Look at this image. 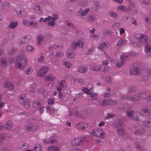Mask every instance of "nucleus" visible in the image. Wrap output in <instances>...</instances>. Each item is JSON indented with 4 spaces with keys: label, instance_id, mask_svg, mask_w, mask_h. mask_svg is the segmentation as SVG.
<instances>
[{
    "label": "nucleus",
    "instance_id": "nucleus-47",
    "mask_svg": "<svg viewBox=\"0 0 151 151\" xmlns=\"http://www.w3.org/2000/svg\"><path fill=\"white\" fill-rule=\"evenodd\" d=\"M91 38H93L95 39H98L99 38L98 36L96 34H93L91 35Z\"/></svg>",
    "mask_w": 151,
    "mask_h": 151
},
{
    "label": "nucleus",
    "instance_id": "nucleus-14",
    "mask_svg": "<svg viewBox=\"0 0 151 151\" xmlns=\"http://www.w3.org/2000/svg\"><path fill=\"white\" fill-rule=\"evenodd\" d=\"M100 104L102 105L106 106L108 104H116V102L112 100L107 101L105 100H104L101 103L100 102Z\"/></svg>",
    "mask_w": 151,
    "mask_h": 151
},
{
    "label": "nucleus",
    "instance_id": "nucleus-11",
    "mask_svg": "<svg viewBox=\"0 0 151 151\" xmlns=\"http://www.w3.org/2000/svg\"><path fill=\"white\" fill-rule=\"evenodd\" d=\"M25 129L27 131H34L37 130L38 129V127L36 124H34L32 126L31 125H28L25 126Z\"/></svg>",
    "mask_w": 151,
    "mask_h": 151
},
{
    "label": "nucleus",
    "instance_id": "nucleus-45",
    "mask_svg": "<svg viewBox=\"0 0 151 151\" xmlns=\"http://www.w3.org/2000/svg\"><path fill=\"white\" fill-rule=\"evenodd\" d=\"M47 111L49 113H51L54 112V109L53 108H51L48 107L47 108Z\"/></svg>",
    "mask_w": 151,
    "mask_h": 151
},
{
    "label": "nucleus",
    "instance_id": "nucleus-16",
    "mask_svg": "<svg viewBox=\"0 0 151 151\" xmlns=\"http://www.w3.org/2000/svg\"><path fill=\"white\" fill-rule=\"evenodd\" d=\"M109 45L108 42H103L101 43L100 45L98 46V49L100 50H102L104 48L107 47H109Z\"/></svg>",
    "mask_w": 151,
    "mask_h": 151
},
{
    "label": "nucleus",
    "instance_id": "nucleus-54",
    "mask_svg": "<svg viewBox=\"0 0 151 151\" xmlns=\"http://www.w3.org/2000/svg\"><path fill=\"white\" fill-rule=\"evenodd\" d=\"M44 57L43 55H41L38 59V61L40 62H42L44 61Z\"/></svg>",
    "mask_w": 151,
    "mask_h": 151
},
{
    "label": "nucleus",
    "instance_id": "nucleus-51",
    "mask_svg": "<svg viewBox=\"0 0 151 151\" xmlns=\"http://www.w3.org/2000/svg\"><path fill=\"white\" fill-rule=\"evenodd\" d=\"M54 99L52 98H50L48 100V103L49 104H52L54 103Z\"/></svg>",
    "mask_w": 151,
    "mask_h": 151
},
{
    "label": "nucleus",
    "instance_id": "nucleus-52",
    "mask_svg": "<svg viewBox=\"0 0 151 151\" xmlns=\"http://www.w3.org/2000/svg\"><path fill=\"white\" fill-rule=\"evenodd\" d=\"M133 112L132 111H128L127 112V115L129 117H131L133 114Z\"/></svg>",
    "mask_w": 151,
    "mask_h": 151
},
{
    "label": "nucleus",
    "instance_id": "nucleus-60",
    "mask_svg": "<svg viewBox=\"0 0 151 151\" xmlns=\"http://www.w3.org/2000/svg\"><path fill=\"white\" fill-rule=\"evenodd\" d=\"M70 151H82V150L78 148H72Z\"/></svg>",
    "mask_w": 151,
    "mask_h": 151
},
{
    "label": "nucleus",
    "instance_id": "nucleus-63",
    "mask_svg": "<svg viewBox=\"0 0 151 151\" xmlns=\"http://www.w3.org/2000/svg\"><path fill=\"white\" fill-rule=\"evenodd\" d=\"M57 47V45H55L53 46H52L50 47L49 49L50 50H52L53 49H55Z\"/></svg>",
    "mask_w": 151,
    "mask_h": 151
},
{
    "label": "nucleus",
    "instance_id": "nucleus-48",
    "mask_svg": "<svg viewBox=\"0 0 151 151\" xmlns=\"http://www.w3.org/2000/svg\"><path fill=\"white\" fill-rule=\"evenodd\" d=\"M95 19V17L93 15H90L89 16L88 20L89 21H93Z\"/></svg>",
    "mask_w": 151,
    "mask_h": 151
},
{
    "label": "nucleus",
    "instance_id": "nucleus-40",
    "mask_svg": "<svg viewBox=\"0 0 151 151\" xmlns=\"http://www.w3.org/2000/svg\"><path fill=\"white\" fill-rule=\"evenodd\" d=\"M109 14L110 16L113 18L116 17L117 16L116 13L112 12H109Z\"/></svg>",
    "mask_w": 151,
    "mask_h": 151
},
{
    "label": "nucleus",
    "instance_id": "nucleus-24",
    "mask_svg": "<svg viewBox=\"0 0 151 151\" xmlns=\"http://www.w3.org/2000/svg\"><path fill=\"white\" fill-rule=\"evenodd\" d=\"M30 100L29 99H27L23 101V104L25 108H28L30 106Z\"/></svg>",
    "mask_w": 151,
    "mask_h": 151
},
{
    "label": "nucleus",
    "instance_id": "nucleus-64",
    "mask_svg": "<svg viewBox=\"0 0 151 151\" xmlns=\"http://www.w3.org/2000/svg\"><path fill=\"white\" fill-rule=\"evenodd\" d=\"M145 20L148 23H151V19L147 17L145 18Z\"/></svg>",
    "mask_w": 151,
    "mask_h": 151
},
{
    "label": "nucleus",
    "instance_id": "nucleus-61",
    "mask_svg": "<svg viewBox=\"0 0 151 151\" xmlns=\"http://www.w3.org/2000/svg\"><path fill=\"white\" fill-rule=\"evenodd\" d=\"M94 49V47H92L91 48H90V49H89L88 52V54H89L90 53H91L93 51V50Z\"/></svg>",
    "mask_w": 151,
    "mask_h": 151
},
{
    "label": "nucleus",
    "instance_id": "nucleus-42",
    "mask_svg": "<svg viewBox=\"0 0 151 151\" xmlns=\"http://www.w3.org/2000/svg\"><path fill=\"white\" fill-rule=\"evenodd\" d=\"M91 69L93 70L97 71L100 69V68L97 66H92L91 67Z\"/></svg>",
    "mask_w": 151,
    "mask_h": 151
},
{
    "label": "nucleus",
    "instance_id": "nucleus-46",
    "mask_svg": "<svg viewBox=\"0 0 151 151\" xmlns=\"http://www.w3.org/2000/svg\"><path fill=\"white\" fill-rule=\"evenodd\" d=\"M55 55L56 57H60L63 55V53L62 52H58L55 54Z\"/></svg>",
    "mask_w": 151,
    "mask_h": 151
},
{
    "label": "nucleus",
    "instance_id": "nucleus-23",
    "mask_svg": "<svg viewBox=\"0 0 151 151\" xmlns=\"http://www.w3.org/2000/svg\"><path fill=\"white\" fill-rule=\"evenodd\" d=\"M45 144H50L55 143L57 142V140L55 139H45L43 140Z\"/></svg>",
    "mask_w": 151,
    "mask_h": 151
},
{
    "label": "nucleus",
    "instance_id": "nucleus-55",
    "mask_svg": "<svg viewBox=\"0 0 151 151\" xmlns=\"http://www.w3.org/2000/svg\"><path fill=\"white\" fill-rule=\"evenodd\" d=\"M114 115L111 114H108L106 117V119H109L112 118L114 116Z\"/></svg>",
    "mask_w": 151,
    "mask_h": 151
},
{
    "label": "nucleus",
    "instance_id": "nucleus-17",
    "mask_svg": "<svg viewBox=\"0 0 151 151\" xmlns=\"http://www.w3.org/2000/svg\"><path fill=\"white\" fill-rule=\"evenodd\" d=\"M117 127L118 128L117 132L119 135H122L125 133V131L123 129L121 124H119Z\"/></svg>",
    "mask_w": 151,
    "mask_h": 151
},
{
    "label": "nucleus",
    "instance_id": "nucleus-27",
    "mask_svg": "<svg viewBox=\"0 0 151 151\" xmlns=\"http://www.w3.org/2000/svg\"><path fill=\"white\" fill-rule=\"evenodd\" d=\"M87 68L86 67L81 66L79 67L78 71L82 73H85L87 72Z\"/></svg>",
    "mask_w": 151,
    "mask_h": 151
},
{
    "label": "nucleus",
    "instance_id": "nucleus-36",
    "mask_svg": "<svg viewBox=\"0 0 151 151\" xmlns=\"http://www.w3.org/2000/svg\"><path fill=\"white\" fill-rule=\"evenodd\" d=\"M17 25V22H12L10 25L9 27L10 28L14 29Z\"/></svg>",
    "mask_w": 151,
    "mask_h": 151
},
{
    "label": "nucleus",
    "instance_id": "nucleus-20",
    "mask_svg": "<svg viewBox=\"0 0 151 151\" xmlns=\"http://www.w3.org/2000/svg\"><path fill=\"white\" fill-rule=\"evenodd\" d=\"M89 9H86L85 10L80 9L77 12V14L79 15L80 14L82 16H85L89 11Z\"/></svg>",
    "mask_w": 151,
    "mask_h": 151
},
{
    "label": "nucleus",
    "instance_id": "nucleus-39",
    "mask_svg": "<svg viewBox=\"0 0 151 151\" xmlns=\"http://www.w3.org/2000/svg\"><path fill=\"white\" fill-rule=\"evenodd\" d=\"M34 106L37 108H39L40 107V105L39 101H36L35 102L34 104Z\"/></svg>",
    "mask_w": 151,
    "mask_h": 151
},
{
    "label": "nucleus",
    "instance_id": "nucleus-2",
    "mask_svg": "<svg viewBox=\"0 0 151 151\" xmlns=\"http://www.w3.org/2000/svg\"><path fill=\"white\" fill-rule=\"evenodd\" d=\"M27 62L28 59L26 55L23 53H21L17 56L15 65L17 68L23 70L25 67Z\"/></svg>",
    "mask_w": 151,
    "mask_h": 151
},
{
    "label": "nucleus",
    "instance_id": "nucleus-34",
    "mask_svg": "<svg viewBox=\"0 0 151 151\" xmlns=\"http://www.w3.org/2000/svg\"><path fill=\"white\" fill-rule=\"evenodd\" d=\"M120 26L119 23L115 22L112 25V28L113 30H115L118 28Z\"/></svg>",
    "mask_w": 151,
    "mask_h": 151
},
{
    "label": "nucleus",
    "instance_id": "nucleus-1",
    "mask_svg": "<svg viewBox=\"0 0 151 151\" xmlns=\"http://www.w3.org/2000/svg\"><path fill=\"white\" fill-rule=\"evenodd\" d=\"M136 42H134L132 40H130V43L131 45L133 46L138 45V43L142 44L145 43V50L146 52H150L151 50V46L149 44L148 40L147 37L143 35H141L139 38L135 39Z\"/></svg>",
    "mask_w": 151,
    "mask_h": 151
},
{
    "label": "nucleus",
    "instance_id": "nucleus-12",
    "mask_svg": "<svg viewBox=\"0 0 151 151\" xmlns=\"http://www.w3.org/2000/svg\"><path fill=\"white\" fill-rule=\"evenodd\" d=\"M46 81H55L56 79V76L50 73L46 76L45 77Z\"/></svg>",
    "mask_w": 151,
    "mask_h": 151
},
{
    "label": "nucleus",
    "instance_id": "nucleus-32",
    "mask_svg": "<svg viewBox=\"0 0 151 151\" xmlns=\"http://www.w3.org/2000/svg\"><path fill=\"white\" fill-rule=\"evenodd\" d=\"M34 151H42V147L39 144L36 145L34 147Z\"/></svg>",
    "mask_w": 151,
    "mask_h": 151
},
{
    "label": "nucleus",
    "instance_id": "nucleus-35",
    "mask_svg": "<svg viewBox=\"0 0 151 151\" xmlns=\"http://www.w3.org/2000/svg\"><path fill=\"white\" fill-rule=\"evenodd\" d=\"M29 25H31L34 28H37V27L38 24L37 22L32 21L29 22Z\"/></svg>",
    "mask_w": 151,
    "mask_h": 151
},
{
    "label": "nucleus",
    "instance_id": "nucleus-43",
    "mask_svg": "<svg viewBox=\"0 0 151 151\" xmlns=\"http://www.w3.org/2000/svg\"><path fill=\"white\" fill-rule=\"evenodd\" d=\"M17 50V49L16 48H13L12 49L11 51L9 52V54L10 55H12L16 52Z\"/></svg>",
    "mask_w": 151,
    "mask_h": 151
},
{
    "label": "nucleus",
    "instance_id": "nucleus-26",
    "mask_svg": "<svg viewBox=\"0 0 151 151\" xmlns=\"http://www.w3.org/2000/svg\"><path fill=\"white\" fill-rule=\"evenodd\" d=\"M138 71V69L137 68H132L130 69V73L132 75H137Z\"/></svg>",
    "mask_w": 151,
    "mask_h": 151
},
{
    "label": "nucleus",
    "instance_id": "nucleus-44",
    "mask_svg": "<svg viewBox=\"0 0 151 151\" xmlns=\"http://www.w3.org/2000/svg\"><path fill=\"white\" fill-rule=\"evenodd\" d=\"M22 23L25 26H29V22H28L26 19H24L22 20Z\"/></svg>",
    "mask_w": 151,
    "mask_h": 151
},
{
    "label": "nucleus",
    "instance_id": "nucleus-41",
    "mask_svg": "<svg viewBox=\"0 0 151 151\" xmlns=\"http://www.w3.org/2000/svg\"><path fill=\"white\" fill-rule=\"evenodd\" d=\"M58 19V16L57 15L54 14L51 16V20L53 21H55Z\"/></svg>",
    "mask_w": 151,
    "mask_h": 151
},
{
    "label": "nucleus",
    "instance_id": "nucleus-21",
    "mask_svg": "<svg viewBox=\"0 0 151 151\" xmlns=\"http://www.w3.org/2000/svg\"><path fill=\"white\" fill-rule=\"evenodd\" d=\"M4 86L9 90L13 89L14 86L13 84L8 82H6L4 84Z\"/></svg>",
    "mask_w": 151,
    "mask_h": 151
},
{
    "label": "nucleus",
    "instance_id": "nucleus-10",
    "mask_svg": "<svg viewBox=\"0 0 151 151\" xmlns=\"http://www.w3.org/2000/svg\"><path fill=\"white\" fill-rule=\"evenodd\" d=\"M84 45V43L79 40H78L73 42L71 45V46L73 49H75L76 46H79L82 47Z\"/></svg>",
    "mask_w": 151,
    "mask_h": 151
},
{
    "label": "nucleus",
    "instance_id": "nucleus-50",
    "mask_svg": "<svg viewBox=\"0 0 151 151\" xmlns=\"http://www.w3.org/2000/svg\"><path fill=\"white\" fill-rule=\"evenodd\" d=\"M0 62L1 65H4L7 63L6 61L4 59L0 60Z\"/></svg>",
    "mask_w": 151,
    "mask_h": 151
},
{
    "label": "nucleus",
    "instance_id": "nucleus-7",
    "mask_svg": "<svg viewBox=\"0 0 151 151\" xmlns=\"http://www.w3.org/2000/svg\"><path fill=\"white\" fill-rule=\"evenodd\" d=\"M29 8L30 9L35 10L36 12L39 14L42 12L41 8L40 6L34 3H31L29 4Z\"/></svg>",
    "mask_w": 151,
    "mask_h": 151
},
{
    "label": "nucleus",
    "instance_id": "nucleus-49",
    "mask_svg": "<svg viewBox=\"0 0 151 151\" xmlns=\"http://www.w3.org/2000/svg\"><path fill=\"white\" fill-rule=\"evenodd\" d=\"M119 34L120 35H122L125 32L124 29L122 28H119Z\"/></svg>",
    "mask_w": 151,
    "mask_h": 151
},
{
    "label": "nucleus",
    "instance_id": "nucleus-62",
    "mask_svg": "<svg viewBox=\"0 0 151 151\" xmlns=\"http://www.w3.org/2000/svg\"><path fill=\"white\" fill-rule=\"evenodd\" d=\"M51 20V16H49L45 18V22Z\"/></svg>",
    "mask_w": 151,
    "mask_h": 151
},
{
    "label": "nucleus",
    "instance_id": "nucleus-6",
    "mask_svg": "<svg viewBox=\"0 0 151 151\" xmlns=\"http://www.w3.org/2000/svg\"><path fill=\"white\" fill-rule=\"evenodd\" d=\"M49 70V68L47 67H43L39 70L37 73V75L40 77H43L45 74Z\"/></svg>",
    "mask_w": 151,
    "mask_h": 151
},
{
    "label": "nucleus",
    "instance_id": "nucleus-59",
    "mask_svg": "<svg viewBox=\"0 0 151 151\" xmlns=\"http://www.w3.org/2000/svg\"><path fill=\"white\" fill-rule=\"evenodd\" d=\"M14 62V58H10L9 60V64H11Z\"/></svg>",
    "mask_w": 151,
    "mask_h": 151
},
{
    "label": "nucleus",
    "instance_id": "nucleus-29",
    "mask_svg": "<svg viewBox=\"0 0 151 151\" xmlns=\"http://www.w3.org/2000/svg\"><path fill=\"white\" fill-rule=\"evenodd\" d=\"M126 43V41L124 39H121L119 41L117 44V45L118 46H120L124 45Z\"/></svg>",
    "mask_w": 151,
    "mask_h": 151
},
{
    "label": "nucleus",
    "instance_id": "nucleus-53",
    "mask_svg": "<svg viewBox=\"0 0 151 151\" xmlns=\"http://www.w3.org/2000/svg\"><path fill=\"white\" fill-rule=\"evenodd\" d=\"M48 25L49 26H53L55 24V22L53 21H50L48 23Z\"/></svg>",
    "mask_w": 151,
    "mask_h": 151
},
{
    "label": "nucleus",
    "instance_id": "nucleus-37",
    "mask_svg": "<svg viewBox=\"0 0 151 151\" xmlns=\"http://www.w3.org/2000/svg\"><path fill=\"white\" fill-rule=\"evenodd\" d=\"M31 39V37L29 35H27L26 36L24 37V41L23 42L21 41L19 43L20 44H25L27 42L26 39L27 40H29Z\"/></svg>",
    "mask_w": 151,
    "mask_h": 151
},
{
    "label": "nucleus",
    "instance_id": "nucleus-19",
    "mask_svg": "<svg viewBox=\"0 0 151 151\" xmlns=\"http://www.w3.org/2000/svg\"><path fill=\"white\" fill-rule=\"evenodd\" d=\"M37 44L39 45H42V42L43 40V36L41 35H38L37 37Z\"/></svg>",
    "mask_w": 151,
    "mask_h": 151
},
{
    "label": "nucleus",
    "instance_id": "nucleus-13",
    "mask_svg": "<svg viewBox=\"0 0 151 151\" xmlns=\"http://www.w3.org/2000/svg\"><path fill=\"white\" fill-rule=\"evenodd\" d=\"M127 56L125 54H123L121 55L120 58L122 60L121 62H118L116 64V66L117 67H119L122 65L124 63V61L127 58Z\"/></svg>",
    "mask_w": 151,
    "mask_h": 151
},
{
    "label": "nucleus",
    "instance_id": "nucleus-9",
    "mask_svg": "<svg viewBox=\"0 0 151 151\" xmlns=\"http://www.w3.org/2000/svg\"><path fill=\"white\" fill-rule=\"evenodd\" d=\"M87 123L85 122H81L77 124L76 125V128L79 130L84 129L88 127Z\"/></svg>",
    "mask_w": 151,
    "mask_h": 151
},
{
    "label": "nucleus",
    "instance_id": "nucleus-15",
    "mask_svg": "<svg viewBox=\"0 0 151 151\" xmlns=\"http://www.w3.org/2000/svg\"><path fill=\"white\" fill-rule=\"evenodd\" d=\"M16 11L18 15L22 17H25L26 13L24 10H21L20 7H18L16 9Z\"/></svg>",
    "mask_w": 151,
    "mask_h": 151
},
{
    "label": "nucleus",
    "instance_id": "nucleus-28",
    "mask_svg": "<svg viewBox=\"0 0 151 151\" xmlns=\"http://www.w3.org/2000/svg\"><path fill=\"white\" fill-rule=\"evenodd\" d=\"M117 10L119 11L123 12H126L127 9L125 6L123 5H121L117 7Z\"/></svg>",
    "mask_w": 151,
    "mask_h": 151
},
{
    "label": "nucleus",
    "instance_id": "nucleus-4",
    "mask_svg": "<svg viewBox=\"0 0 151 151\" xmlns=\"http://www.w3.org/2000/svg\"><path fill=\"white\" fill-rule=\"evenodd\" d=\"M91 134L94 136L101 138H104L106 136L103 131L100 128H97L93 130Z\"/></svg>",
    "mask_w": 151,
    "mask_h": 151
},
{
    "label": "nucleus",
    "instance_id": "nucleus-3",
    "mask_svg": "<svg viewBox=\"0 0 151 151\" xmlns=\"http://www.w3.org/2000/svg\"><path fill=\"white\" fill-rule=\"evenodd\" d=\"M86 137L84 136L82 137H74L70 142L72 146H77L80 145L82 142L85 141Z\"/></svg>",
    "mask_w": 151,
    "mask_h": 151
},
{
    "label": "nucleus",
    "instance_id": "nucleus-38",
    "mask_svg": "<svg viewBox=\"0 0 151 151\" xmlns=\"http://www.w3.org/2000/svg\"><path fill=\"white\" fill-rule=\"evenodd\" d=\"M37 86V85L35 83L32 84L30 86V87L29 91L32 92H33L34 91V89L35 88V87Z\"/></svg>",
    "mask_w": 151,
    "mask_h": 151
},
{
    "label": "nucleus",
    "instance_id": "nucleus-56",
    "mask_svg": "<svg viewBox=\"0 0 151 151\" xmlns=\"http://www.w3.org/2000/svg\"><path fill=\"white\" fill-rule=\"evenodd\" d=\"M141 113L142 115L146 116L148 114V111L146 110H144V112H141Z\"/></svg>",
    "mask_w": 151,
    "mask_h": 151
},
{
    "label": "nucleus",
    "instance_id": "nucleus-30",
    "mask_svg": "<svg viewBox=\"0 0 151 151\" xmlns=\"http://www.w3.org/2000/svg\"><path fill=\"white\" fill-rule=\"evenodd\" d=\"M33 69L32 67L29 66L26 69L25 72L26 74L27 75L31 74L32 72Z\"/></svg>",
    "mask_w": 151,
    "mask_h": 151
},
{
    "label": "nucleus",
    "instance_id": "nucleus-5",
    "mask_svg": "<svg viewBox=\"0 0 151 151\" xmlns=\"http://www.w3.org/2000/svg\"><path fill=\"white\" fill-rule=\"evenodd\" d=\"M93 88H90V91L87 88H83V91L87 94H90L91 99L92 100H96L98 99L97 94L96 93H93Z\"/></svg>",
    "mask_w": 151,
    "mask_h": 151
},
{
    "label": "nucleus",
    "instance_id": "nucleus-57",
    "mask_svg": "<svg viewBox=\"0 0 151 151\" xmlns=\"http://www.w3.org/2000/svg\"><path fill=\"white\" fill-rule=\"evenodd\" d=\"M26 95L25 94H23L20 96L19 99V100H22L26 97Z\"/></svg>",
    "mask_w": 151,
    "mask_h": 151
},
{
    "label": "nucleus",
    "instance_id": "nucleus-25",
    "mask_svg": "<svg viewBox=\"0 0 151 151\" xmlns=\"http://www.w3.org/2000/svg\"><path fill=\"white\" fill-rule=\"evenodd\" d=\"M5 127L8 129H10L13 126V124L11 121L7 122L5 125Z\"/></svg>",
    "mask_w": 151,
    "mask_h": 151
},
{
    "label": "nucleus",
    "instance_id": "nucleus-58",
    "mask_svg": "<svg viewBox=\"0 0 151 151\" xmlns=\"http://www.w3.org/2000/svg\"><path fill=\"white\" fill-rule=\"evenodd\" d=\"M83 80L82 79H76L74 80L75 82H77L78 83H82L83 82Z\"/></svg>",
    "mask_w": 151,
    "mask_h": 151
},
{
    "label": "nucleus",
    "instance_id": "nucleus-8",
    "mask_svg": "<svg viewBox=\"0 0 151 151\" xmlns=\"http://www.w3.org/2000/svg\"><path fill=\"white\" fill-rule=\"evenodd\" d=\"M66 86L67 85L65 81L62 80L60 81H58L56 87L57 91L58 92H60L61 91L62 87L63 88L65 89Z\"/></svg>",
    "mask_w": 151,
    "mask_h": 151
},
{
    "label": "nucleus",
    "instance_id": "nucleus-22",
    "mask_svg": "<svg viewBox=\"0 0 151 151\" xmlns=\"http://www.w3.org/2000/svg\"><path fill=\"white\" fill-rule=\"evenodd\" d=\"M66 56L68 58L71 59L74 57L75 54L72 51L68 50L67 52Z\"/></svg>",
    "mask_w": 151,
    "mask_h": 151
},
{
    "label": "nucleus",
    "instance_id": "nucleus-18",
    "mask_svg": "<svg viewBox=\"0 0 151 151\" xmlns=\"http://www.w3.org/2000/svg\"><path fill=\"white\" fill-rule=\"evenodd\" d=\"M47 151H60V149L58 146L53 145L48 147Z\"/></svg>",
    "mask_w": 151,
    "mask_h": 151
},
{
    "label": "nucleus",
    "instance_id": "nucleus-33",
    "mask_svg": "<svg viewBox=\"0 0 151 151\" xmlns=\"http://www.w3.org/2000/svg\"><path fill=\"white\" fill-rule=\"evenodd\" d=\"M26 49L28 51L30 52H32L35 50L34 47L29 45H28L26 46Z\"/></svg>",
    "mask_w": 151,
    "mask_h": 151
},
{
    "label": "nucleus",
    "instance_id": "nucleus-31",
    "mask_svg": "<svg viewBox=\"0 0 151 151\" xmlns=\"http://www.w3.org/2000/svg\"><path fill=\"white\" fill-rule=\"evenodd\" d=\"M63 64L67 68H71L73 66L72 64L71 63L67 61L63 62Z\"/></svg>",
    "mask_w": 151,
    "mask_h": 151
}]
</instances>
